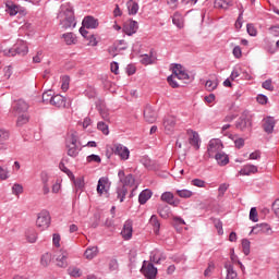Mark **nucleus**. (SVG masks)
<instances>
[{
    "label": "nucleus",
    "mask_w": 279,
    "mask_h": 279,
    "mask_svg": "<svg viewBox=\"0 0 279 279\" xmlns=\"http://www.w3.org/2000/svg\"><path fill=\"white\" fill-rule=\"evenodd\" d=\"M232 53L234 56V58L239 59L243 56V51L241 50V48L239 46H235L232 50Z\"/></svg>",
    "instance_id": "nucleus-63"
},
{
    "label": "nucleus",
    "mask_w": 279,
    "mask_h": 279,
    "mask_svg": "<svg viewBox=\"0 0 279 279\" xmlns=\"http://www.w3.org/2000/svg\"><path fill=\"white\" fill-rule=\"evenodd\" d=\"M66 148H68V156H71V158H76V156L80 154L82 148H80V144L77 142V135L75 133H72L66 138Z\"/></svg>",
    "instance_id": "nucleus-3"
},
{
    "label": "nucleus",
    "mask_w": 279,
    "mask_h": 279,
    "mask_svg": "<svg viewBox=\"0 0 279 279\" xmlns=\"http://www.w3.org/2000/svg\"><path fill=\"white\" fill-rule=\"evenodd\" d=\"M214 5L220 10H228L232 5V0H215Z\"/></svg>",
    "instance_id": "nucleus-35"
},
{
    "label": "nucleus",
    "mask_w": 279,
    "mask_h": 279,
    "mask_svg": "<svg viewBox=\"0 0 279 279\" xmlns=\"http://www.w3.org/2000/svg\"><path fill=\"white\" fill-rule=\"evenodd\" d=\"M111 185H112V183L110 182V179H108V177H101L98 180V184H97V189H96L98 195L108 193L110 191Z\"/></svg>",
    "instance_id": "nucleus-12"
},
{
    "label": "nucleus",
    "mask_w": 279,
    "mask_h": 279,
    "mask_svg": "<svg viewBox=\"0 0 279 279\" xmlns=\"http://www.w3.org/2000/svg\"><path fill=\"white\" fill-rule=\"evenodd\" d=\"M235 128L245 132L247 128H252V120L247 116V111H244L235 123Z\"/></svg>",
    "instance_id": "nucleus-10"
},
{
    "label": "nucleus",
    "mask_w": 279,
    "mask_h": 279,
    "mask_svg": "<svg viewBox=\"0 0 279 279\" xmlns=\"http://www.w3.org/2000/svg\"><path fill=\"white\" fill-rule=\"evenodd\" d=\"M217 86H219V83L217 81L208 80L205 83L206 90H208L209 93H213V90H215L217 88Z\"/></svg>",
    "instance_id": "nucleus-45"
},
{
    "label": "nucleus",
    "mask_w": 279,
    "mask_h": 279,
    "mask_svg": "<svg viewBox=\"0 0 279 279\" xmlns=\"http://www.w3.org/2000/svg\"><path fill=\"white\" fill-rule=\"evenodd\" d=\"M191 184L192 186H197V189H206V181L202 179H193Z\"/></svg>",
    "instance_id": "nucleus-50"
},
{
    "label": "nucleus",
    "mask_w": 279,
    "mask_h": 279,
    "mask_svg": "<svg viewBox=\"0 0 279 279\" xmlns=\"http://www.w3.org/2000/svg\"><path fill=\"white\" fill-rule=\"evenodd\" d=\"M250 240L243 239L242 240V252L245 256H250Z\"/></svg>",
    "instance_id": "nucleus-49"
},
{
    "label": "nucleus",
    "mask_w": 279,
    "mask_h": 279,
    "mask_svg": "<svg viewBox=\"0 0 279 279\" xmlns=\"http://www.w3.org/2000/svg\"><path fill=\"white\" fill-rule=\"evenodd\" d=\"M85 40H87V45L88 47H97L98 41H97V37H95V35L89 34Z\"/></svg>",
    "instance_id": "nucleus-51"
},
{
    "label": "nucleus",
    "mask_w": 279,
    "mask_h": 279,
    "mask_svg": "<svg viewBox=\"0 0 279 279\" xmlns=\"http://www.w3.org/2000/svg\"><path fill=\"white\" fill-rule=\"evenodd\" d=\"M99 114L104 121L110 123V111L106 107H98Z\"/></svg>",
    "instance_id": "nucleus-39"
},
{
    "label": "nucleus",
    "mask_w": 279,
    "mask_h": 279,
    "mask_svg": "<svg viewBox=\"0 0 279 279\" xmlns=\"http://www.w3.org/2000/svg\"><path fill=\"white\" fill-rule=\"evenodd\" d=\"M149 223L153 227L155 234H160V220H158V216L153 215L149 219Z\"/></svg>",
    "instance_id": "nucleus-30"
},
{
    "label": "nucleus",
    "mask_w": 279,
    "mask_h": 279,
    "mask_svg": "<svg viewBox=\"0 0 279 279\" xmlns=\"http://www.w3.org/2000/svg\"><path fill=\"white\" fill-rule=\"evenodd\" d=\"M175 193L182 199H191V196L193 195V191L186 189L177 190Z\"/></svg>",
    "instance_id": "nucleus-38"
},
{
    "label": "nucleus",
    "mask_w": 279,
    "mask_h": 279,
    "mask_svg": "<svg viewBox=\"0 0 279 279\" xmlns=\"http://www.w3.org/2000/svg\"><path fill=\"white\" fill-rule=\"evenodd\" d=\"M229 187L230 185L228 183L220 184L218 187L219 197H223V195H226V191H228Z\"/></svg>",
    "instance_id": "nucleus-57"
},
{
    "label": "nucleus",
    "mask_w": 279,
    "mask_h": 279,
    "mask_svg": "<svg viewBox=\"0 0 279 279\" xmlns=\"http://www.w3.org/2000/svg\"><path fill=\"white\" fill-rule=\"evenodd\" d=\"M97 129L105 134V136H108L110 134V130L108 129V124L106 122L100 121L97 123Z\"/></svg>",
    "instance_id": "nucleus-43"
},
{
    "label": "nucleus",
    "mask_w": 279,
    "mask_h": 279,
    "mask_svg": "<svg viewBox=\"0 0 279 279\" xmlns=\"http://www.w3.org/2000/svg\"><path fill=\"white\" fill-rule=\"evenodd\" d=\"M71 180L74 182V186H75L76 191H84V186H85L84 177H80L76 179L74 177V179H71Z\"/></svg>",
    "instance_id": "nucleus-40"
},
{
    "label": "nucleus",
    "mask_w": 279,
    "mask_h": 279,
    "mask_svg": "<svg viewBox=\"0 0 279 279\" xmlns=\"http://www.w3.org/2000/svg\"><path fill=\"white\" fill-rule=\"evenodd\" d=\"M118 178L122 185L117 187V191H116L117 199L123 203L125 199V196L128 195V187L125 186H134L135 179H134V175L132 174L125 175V171L123 170H119Z\"/></svg>",
    "instance_id": "nucleus-2"
},
{
    "label": "nucleus",
    "mask_w": 279,
    "mask_h": 279,
    "mask_svg": "<svg viewBox=\"0 0 279 279\" xmlns=\"http://www.w3.org/2000/svg\"><path fill=\"white\" fill-rule=\"evenodd\" d=\"M252 232H254V234H258L260 232H263L264 234H269V232H271V227L268 223L256 225L252 229Z\"/></svg>",
    "instance_id": "nucleus-24"
},
{
    "label": "nucleus",
    "mask_w": 279,
    "mask_h": 279,
    "mask_svg": "<svg viewBox=\"0 0 279 279\" xmlns=\"http://www.w3.org/2000/svg\"><path fill=\"white\" fill-rule=\"evenodd\" d=\"M223 149V144L221 143V140L215 138L211 140L207 147V154L209 158H215L217 154H221Z\"/></svg>",
    "instance_id": "nucleus-7"
},
{
    "label": "nucleus",
    "mask_w": 279,
    "mask_h": 279,
    "mask_svg": "<svg viewBox=\"0 0 279 279\" xmlns=\"http://www.w3.org/2000/svg\"><path fill=\"white\" fill-rule=\"evenodd\" d=\"M97 254H99V248L97 246H89L86 248L84 256L87 260H93Z\"/></svg>",
    "instance_id": "nucleus-29"
},
{
    "label": "nucleus",
    "mask_w": 279,
    "mask_h": 279,
    "mask_svg": "<svg viewBox=\"0 0 279 279\" xmlns=\"http://www.w3.org/2000/svg\"><path fill=\"white\" fill-rule=\"evenodd\" d=\"M15 117H17V120H16L17 128H23V125H26V123H29V114L27 113L16 114Z\"/></svg>",
    "instance_id": "nucleus-33"
},
{
    "label": "nucleus",
    "mask_w": 279,
    "mask_h": 279,
    "mask_svg": "<svg viewBox=\"0 0 279 279\" xmlns=\"http://www.w3.org/2000/svg\"><path fill=\"white\" fill-rule=\"evenodd\" d=\"M246 32H247L248 36H257L258 35V31L256 29V26H254V24H247Z\"/></svg>",
    "instance_id": "nucleus-54"
},
{
    "label": "nucleus",
    "mask_w": 279,
    "mask_h": 279,
    "mask_svg": "<svg viewBox=\"0 0 279 279\" xmlns=\"http://www.w3.org/2000/svg\"><path fill=\"white\" fill-rule=\"evenodd\" d=\"M26 239L28 243H36V239H38V235L36 234V231H34V229H31L26 232Z\"/></svg>",
    "instance_id": "nucleus-42"
},
{
    "label": "nucleus",
    "mask_w": 279,
    "mask_h": 279,
    "mask_svg": "<svg viewBox=\"0 0 279 279\" xmlns=\"http://www.w3.org/2000/svg\"><path fill=\"white\" fill-rule=\"evenodd\" d=\"M132 220H126L123 225V229L121 231L122 239L124 241H130L132 239V234L134 232Z\"/></svg>",
    "instance_id": "nucleus-15"
},
{
    "label": "nucleus",
    "mask_w": 279,
    "mask_h": 279,
    "mask_svg": "<svg viewBox=\"0 0 279 279\" xmlns=\"http://www.w3.org/2000/svg\"><path fill=\"white\" fill-rule=\"evenodd\" d=\"M58 19L63 29H73L75 25H77V22L75 21V13L73 12V7L71 3H64L61 5V11Z\"/></svg>",
    "instance_id": "nucleus-1"
},
{
    "label": "nucleus",
    "mask_w": 279,
    "mask_h": 279,
    "mask_svg": "<svg viewBox=\"0 0 279 279\" xmlns=\"http://www.w3.org/2000/svg\"><path fill=\"white\" fill-rule=\"evenodd\" d=\"M214 158L219 167H226V165L230 162V157H228V155L223 151L216 154Z\"/></svg>",
    "instance_id": "nucleus-22"
},
{
    "label": "nucleus",
    "mask_w": 279,
    "mask_h": 279,
    "mask_svg": "<svg viewBox=\"0 0 279 279\" xmlns=\"http://www.w3.org/2000/svg\"><path fill=\"white\" fill-rule=\"evenodd\" d=\"M112 151L114 156H119L121 160L130 159V149L125 147L123 144H114L112 147Z\"/></svg>",
    "instance_id": "nucleus-9"
},
{
    "label": "nucleus",
    "mask_w": 279,
    "mask_h": 279,
    "mask_svg": "<svg viewBox=\"0 0 279 279\" xmlns=\"http://www.w3.org/2000/svg\"><path fill=\"white\" fill-rule=\"evenodd\" d=\"M10 178V170L8 168L0 167V180H8Z\"/></svg>",
    "instance_id": "nucleus-58"
},
{
    "label": "nucleus",
    "mask_w": 279,
    "mask_h": 279,
    "mask_svg": "<svg viewBox=\"0 0 279 279\" xmlns=\"http://www.w3.org/2000/svg\"><path fill=\"white\" fill-rule=\"evenodd\" d=\"M141 274L146 279H156V276H158V268H156L153 263H147V260H144L141 268Z\"/></svg>",
    "instance_id": "nucleus-5"
},
{
    "label": "nucleus",
    "mask_w": 279,
    "mask_h": 279,
    "mask_svg": "<svg viewBox=\"0 0 279 279\" xmlns=\"http://www.w3.org/2000/svg\"><path fill=\"white\" fill-rule=\"evenodd\" d=\"M161 202H166L170 206H178V202L173 201L174 196L171 192H163L160 196Z\"/></svg>",
    "instance_id": "nucleus-25"
},
{
    "label": "nucleus",
    "mask_w": 279,
    "mask_h": 279,
    "mask_svg": "<svg viewBox=\"0 0 279 279\" xmlns=\"http://www.w3.org/2000/svg\"><path fill=\"white\" fill-rule=\"evenodd\" d=\"M53 97H54V95H53L52 90L45 92L43 94L44 104H50L51 105V101H52Z\"/></svg>",
    "instance_id": "nucleus-44"
},
{
    "label": "nucleus",
    "mask_w": 279,
    "mask_h": 279,
    "mask_svg": "<svg viewBox=\"0 0 279 279\" xmlns=\"http://www.w3.org/2000/svg\"><path fill=\"white\" fill-rule=\"evenodd\" d=\"M257 171L258 167L254 165H246L239 171V175H252V173H256Z\"/></svg>",
    "instance_id": "nucleus-27"
},
{
    "label": "nucleus",
    "mask_w": 279,
    "mask_h": 279,
    "mask_svg": "<svg viewBox=\"0 0 279 279\" xmlns=\"http://www.w3.org/2000/svg\"><path fill=\"white\" fill-rule=\"evenodd\" d=\"M272 210L277 217H279V198L272 203Z\"/></svg>",
    "instance_id": "nucleus-64"
},
{
    "label": "nucleus",
    "mask_w": 279,
    "mask_h": 279,
    "mask_svg": "<svg viewBox=\"0 0 279 279\" xmlns=\"http://www.w3.org/2000/svg\"><path fill=\"white\" fill-rule=\"evenodd\" d=\"M178 119L174 116H166L162 121L163 130L166 134H171L175 130Z\"/></svg>",
    "instance_id": "nucleus-11"
},
{
    "label": "nucleus",
    "mask_w": 279,
    "mask_h": 279,
    "mask_svg": "<svg viewBox=\"0 0 279 279\" xmlns=\"http://www.w3.org/2000/svg\"><path fill=\"white\" fill-rule=\"evenodd\" d=\"M144 119L147 123H156V119H158V113L154 108L147 105L144 109Z\"/></svg>",
    "instance_id": "nucleus-13"
},
{
    "label": "nucleus",
    "mask_w": 279,
    "mask_h": 279,
    "mask_svg": "<svg viewBox=\"0 0 279 279\" xmlns=\"http://www.w3.org/2000/svg\"><path fill=\"white\" fill-rule=\"evenodd\" d=\"M151 195L153 193L150 192V190L146 189L144 191H142L138 195V202L140 204H147V202H149V199H151Z\"/></svg>",
    "instance_id": "nucleus-28"
},
{
    "label": "nucleus",
    "mask_w": 279,
    "mask_h": 279,
    "mask_svg": "<svg viewBox=\"0 0 279 279\" xmlns=\"http://www.w3.org/2000/svg\"><path fill=\"white\" fill-rule=\"evenodd\" d=\"M65 45H77V37L73 33H65L62 35Z\"/></svg>",
    "instance_id": "nucleus-31"
},
{
    "label": "nucleus",
    "mask_w": 279,
    "mask_h": 279,
    "mask_svg": "<svg viewBox=\"0 0 279 279\" xmlns=\"http://www.w3.org/2000/svg\"><path fill=\"white\" fill-rule=\"evenodd\" d=\"M231 138H232V141H234V145H235V147H236L238 149H241L242 147H244V145H245V140H243L242 137H238V138L234 140V136L231 137Z\"/></svg>",
    "instance_id": "nucleus-59"
},
{
    "label": "nucleus",
    "mask_w": 279,
    "mask_h": 279,
    "mask_svg": "<svg viewBox=\"0 0 279 279\" xmlns=\"http://www.w3.org/2000/svg\"><path fill=\"white\" fill-rule=\"evenodd\" d=\"M136 32H138V22L130 21L124 25V33L126 36H133V34H136Z\"/></svg>",
    "instance_id": "nucleus-21"
},
{
    "label": "nucleus",
    "mask_w": 279,
    "mask_h": 279,
    "mask_svg": "<svg viewBox=\"0 0 279 279\" xmlns=\"http://www.w3.org/2000/svg\"><path fill=\"white\" fill-rule=\"evenodd\" d=\"M157 210L158 215L162 219H169L171 217V207H169L168 205H159Z\"/></svg>",
    "instance_id": "nucleus-26"
},
{
    "label": "nucleus",
    "mask_w": 279,
    "mask_h": 279,
    "mask_svg": "<svg viewBox=\"0 0 279 279\" xmlns=\"http://www.w3.org/2000/svg\"><path fill=\"white\" fill-rule=\"evenodd\" d=\"M140 62L147 66L148 64H154V62H156V57H154L153 52H150V54H142Z\"/></svg>",
    "instance_id": "nucleus-32"
},
{
    "label": "nucleus",
    "mask_w": 279,
    "mask_h": 279,
    "mask_svg": "<svg viewBox=\"0 0 279 279\" xmlns=\"http://www.w3.org/2000/svg\"><path fill=\"white\" fill-rule=\"evenodd\" d=\"M227 277L226 279H239V274L235 272L233 265H226Z\"/></svg>",
    "instance_id": "nucleus-36"
},
{
    "label": "nucleus",
    "mask_w": 279,
    "mask_h": 279,
    "mask_svg": "<svg viewBox=\"0 0 279 279\" xmlns=\"http://www.w3.org/2000/svg\"><path fill=\"white\" fill-rule=\"evenodd\" d=\"M172 73L177 80H189V73H186V70H184L182 64H174L172 68Z\"/></svg>",
    "instance_id": "nucleus-18"
},
{
    "label": "nucleus",
    "mask_w": 279,
    "mask_h": 279,
    "mask_svg": "<svg viewBox=\"0 0 279 279\" xmlns=\"http://www.w3.org/2000/svg\"><path fill=\"white\" fill-rule=\"evenodd\" d=\"M191 136L189 138L190 145L195 147V149H199V134L195 131H191Z\"/></svg>",
    "instance_id": "nucleus-34"
},
{
    "label": "nucleus",
    "mask_w": 279,
    "mask_h": 279,
    "mask_svg": "<svg viewBox=\"0 0 279 279\" xmlns=\"http://www.w3.org/2000/svg\"><path fill=\"white\" fill-rule=\"evenodd\" d=\"M2 53L9 58L14 56H27L29 49L27 48V44L21 41L20 45L14 46V48H10L9 50H3Z\"/></svg>",
    "instance_id": "nucleus-4"
},
{
    "label": "nucleus",
    "mask_w": 279,
    "mask_h": 279,
    "mask_svg": "<svg viewBox=\"0 0 279 279\" xmlns=\"http://www.w3.org/2000/svg\"><path fill=\"white\" fill-rule=\"evenodd\" d=\"M250 219H251V221H254V223H256L258 221V211L256 210V207L251 208Z\"/></svg>",
    "instance_id": "nucleus-55"
},
{
    "label": "nucleus",
    "mask_w": 279,
    "mask_h": 279,
    "mask_svg": "<svg viewBox=\"0 0 279 279\" xmlns=\"http://www.w3.org/2000/svg\"><path fill=\"white\" fill-rule=\"evenodd\" d=\"M60 241H61L60 234L53 233L52 243H53L54 247H60Z\"/></svg>",
    "instance_id": "nucleus-62"
},
{
    "label": "nucleus",
    "mask_w": 279,
    "mask_h": 279,
    "mask_svg": "<svg viewBox=\"0 0 279 279\" xmlns=\"http://www.w3.org/2000/svg\"><path fill=\"white\" fill-rule=\"evenodd\" d=\"M87 162H101V157L99 155H89L87 156Z\"/></svg>",
    "instance_id": "nucleus-61"
},
{
    "label": "nucleus",
    "mask_w": 279,
    "mask_h": 279,
    "mask_svg": "<svg viewBox=\"0 0 279 279\" xmlns=\"http://www.w3.org/2000/svg\"><path fill=\"white\" fill-rule=\"evenodd\" d=\"M59 169L61 170V171H63V173H66L68 174V177L70 178V180H75V175L73 174V172L69 169V168H66V166L64 165V162H60L59 163Z\"/></svg>",
    "instance_id": "nucleus-41"
},
{
    "label": "nucleus",
    "mask_w": 279,
    "mask_h": 279,
    "mask_svg": "<svg viewBox=\"0 0 279 279\" xmlns=\"http://www.w3.org/2000/svg\"><path fill=\"white\" fill-rule=\"evenodd\" d=\"M68 274L72 276V278H80V276H82V270L77 267H70Z\"/></svg>",
    "instance_id": "nucleus-48"
},
{
    "label": "nucleus",
    "mask_w": 279,
    "mask_h": 279,
    "mask_svg": "<svg viewBox=\"0 0 279 279\" xmlns=\"http://www.w3.org/2000/svg\"><path fill=\"white\" fill-rule=\"evenodd\" d=\"M162 260H167V255H165L162 251L155 248L150 252V263L155 265H160Z\"/></svg>",
    "instance_id": "nucleus-14"
},
{
    "label": "nucleus",
    "mask_w": 279,
    "mask_h": 279,
    "mask_svg": "<svg viewBox=\"0 0 279 279\" xmlns=\"http://www.w3.org/2000/svg\"><path fill=\"white\" fill-rule=\"evenodd\" d=\"M10 138V132L5 129H0V141H8Z\"/></svg>",
    "instance_id": "nucleus-60"
},
{
    "label": "nucleus",
    "mask_w": 279,
    "mask_h": 279,
    "mask_svg": "<svg viewBox=\"0 0 279 279\" xmlns=\"http://www.w3.org/2000/svg\"><path fill=\"white\" fill-rule=\"evenodd\" d=\"M178 77L175 76L174 73H172L170 76H168V84H170V86L172 88H178L180 86V84H178V81H175Z\"/></svg>",
    "instance_id": "nucleus-53"
},
{
    "label": "nucleus",
    "mask_w": 279,
    "mask_h": 279,
    "mask_svg": "<svg viewBox=\"0 0 279 279\" xmlns=\"http://www.w3.org/2000/svg\"><path fill=\"white\" fill-rule=\"evenodd\" d=\"M12 194L19 197V195L23 194V186L20 183H14L12 186Z\"/></svg>",
    "instance_id": "nucleus-52"
},
{
    "label": "nucleus",
    "mask_w": 279,
    "mask_h": 279,
    "mask_svg": "<svg viewBox=\"0 0 279 279\" xmlns=\"http://www.w3.org/2000/svg\"><path fill=\"white\" fill-rule=\"evenodd\" d=\"M36 226L40 230H47L51 226V215L47 210H41L36 220Z\"/></svg>",
    "instance_id": "nucleus-6"
},
{
    "label": "nucleus",
    "mask_w": 279,
    "mask_h": 279,
    "mask_svg": "<svg viewBox=\"0 0 279 279\" xmlns=\"http://www.w3.org/2000/svg\"><path fill=\"white\" fill-rule=\"evenodd\" d=\"M27 110H29V104L23 99L15 100L11 107L13 116L27 113Z\"/></svg>",
    "instance_id": "nucleus-8"
},
{
    "label": "nucleus",
    "mask_w": 279,
    "mask_h": 279,
    "mask_svg": "<svg viewBox=\"0 0 279 279\" xmlns=\"http://www.w3.org/2000/svg\"><path fill=\"white\" fill-rule=\"evenodd\" d=\"M7 12L10 16H16L19 14V7L16 4H7Z\"/></svg>",
    "instance_id": "nucleus-46"
},
{
    "label": "nucleus",
    "mask_w": 279,
    "mask_h": 279,
    "mask_svg": "<svg viewBox=\"0 0 279 279\" xmlns=\"http://www.w3.org/2000/svg\"><path fill=\"white\" fill-rule=\"evenodd\" d=\"M129 14L135 15L138 14V3L134 2V0H130L128 3Z\"/></svg>",
    "instance_id": "nucleus-37"
},
{
    "label": "nucleus",
    "mask_w": 279,
    "mask_h": 279,
    "mask_svg": "<svg viewBox=\"0 0 279 279\" xmlns=\"http://www.w3.org/2000/svg\"><path fill=\"white\" fill-rule=\"evenodd\" d=\"M82 25L86 27V29H97L99 27V21L88 15L83 19Z\"/></svg>",
    "instance_id": "nucleus-19"
},
{
    "label": "nucleus",
    "mask_w": 279,
    "mask_h": 279,
    "mask_svg": "<svg viewBox=\"0 0 279 279\" xmlns=\"http://www.w3.org/2000/svg\"><path fill=\"white\" fill-rule=\"evenodd\" d=\"M263 128L266 134H274V129L276 128V119H274V117L264 118Z\"/></svg>",
    "instance_id": "nucleus-17"
},
{
    "label": "nucleus",
    "mask_w": 279,
    "mask_h": 279,
    "mask_svg": "<svg viewBox=\"0 0 279 279\" xmlns=\"http://www.w3.org/2000/svg\"><path fill=\"white\" fill-rule=\"evenodd\" d=\"M40 263H41L43 267H49V265L51 264V254L45 253L41 256Z\"/></svg>",
    "instance_id": "nucleus-47"
},
{
    "label": "nucleus",
    "mask_w": 279,
    "mask_h": 279,
    "mask_svg": "<svg viewBox=\"0 0 279 279\" xmlns=\"http://www.w3.org/2000/svg\"><path fill=\"white\" fill-rule=\"evenodd\" d=\"M66 258H69V253L66 251H59L56 254V260L58 267H68L69 263L66 262Z\"/></svg>",
    "instance_id": "nucleus-20"
},
{
    "label": "nucleus",
    "mask_w": 279,
    "mask_h": 279,
    "mask_svg": "<svg viewBox=\"0 0 279 279\" xmlns=\"http://www.w3.org/2000/svg\"><path fill=\"white\" fill-rule=\"evenodd\" d=\"M172 23L178 27V29H182L184 27V16L180 12H174L172 16Z\"/></svg>",
    "instance_id": "nucleus-23"
},
{
    "label": "nucleus",
    "mask_w": 279,
    "mask_h": 279,
    "mask_svg": "<svg viewBox=\"0 0 279 279\" xmlns=\"http://www.w3.org/2000/svg\"><path fill=\"white\" fill-rule=\"evenodd\" d=\"M262 88H265V90H270V93L274 92V84L271 83V78H268L262 83Z\"/></svg>",
    "instance_id": "nucleus-56"
},
{
    "label": "nucleus",
    "mask_w": 279,
    "mask_h": 279,
    "mask_svg": "<svg viewBox=\"0 0 279 279\" xmlns=\"http://www.w3.org/2000/svg\"><path fill=\"white\" fill-rule=\"evenodd\" d=\"M51 106H54L56 108H69V101L66 100V97L57 94L52 97Z\"/></svg>",
    "instance_id": "nucleus-16"
}]
</instances>
